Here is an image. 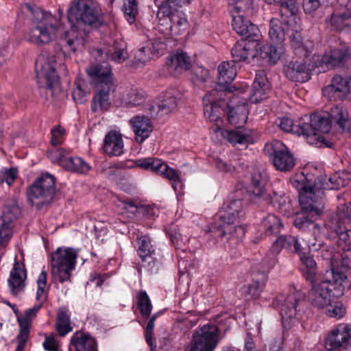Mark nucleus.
<instances>
[{
	"label": "nucleus",
	"instance_id": "nucleus-5",
	"mask_svg": "<svg viewBox=\"0 0 351 351\" xmlns=\"http://www.w3.org/2000/svg\"><path fill=\"white\" fill-rule=\"evenodd\" d=\"M66 58L62 49L50 53L42 51L36 58L35 69L37 82L40 88L47 89L53 96L60 90V81L57 73L58 65H61Z\"/></svg>",
	"mask_w": 351,
	"mask_h": 351
},
{
	"label": "nucleus",
	"instance_id": "nucleus-22",
	"mask_svg": "<svg viewBox=\"0 0 351 351\" xmlns=\"http://www.w3.org/2000/svg\"><path fill=\"white\" fill-rule=\"evenodd\" d=\"M218 82L215 89L230 95L232 93L231 83L235 78L237 71L234 62H223L218 66Z\"/></svg>",
	"mask_w": 351,
	"mask_h": 351
},
{
	"label": "nucleus",
	"instance_id": "nucleus-56",
	"mask_svg": "<svg viewBox=\"0 0 351 351\" xmlns=\"http://www.w3.org/2000/svg\"><path fill=\"white\" fill-rule=\"evenodd\" d=\"M123 11L125 19L130 24L136 21L138 14V5L136 0H125L123 6Z\"/></svg>",
	"mask_w": 351,
	"mask_h": 351
},
{
	"label": "nucleus",
	"instance_id": "nucleus-42",
	"mask_svg": "<svg viewBox=\"0 0 351 351\" xmlns=\"http://www.w3.org/2000/svg\"><path fill=\"white\" fill-rule=\"evenodd\" d=\"M168 70L170 73L180 72L186 71L191 66L190 58L182 51H178L176 54L171 56L167 62Z\"/></svg>",
	"mask_w": 351,
	"mask_h": 351
},
{
	"label": "nucleus",
	"instance_id": "nucleus-43",
	"mask_svg": "<svg viewBox=\"0 0 351 351\" xmlns=\"http://www.w3.org/2000/svg\"><path fill=\"white\" fill-rule=\"evenodd\" d=\"M105 53L108 60L121 63L126 58V44L122 40H116L105 49Z\"/></svg>",
	"mask_w": 351,
	"mask_h": 351
},
{
	"label": "nucleus",
	"instance_id": "nucleus-48",
	"mask_svg": "<svg viewBox=\"0 0 351 351\" xmlns=\"http://www.w3.org/2000/svg\"><path fill=\"white\" fill-rule=\"evenodd\" d=\"M350 52L348 48L345 45L340 48L332 49L330 54V66H342L350 59Z\"/></svg>",
	"mask_w": 351,
	"mask_h": 351
},
{
	"label": "nucleus",
	"instance_id": "nucleus-6",
	"mask_svg": "<svg viewBox=\"0 0 351 351\" xmlns=\"http://www.w3.org/2000/svg\"><path fill=\"white\" fill-rule=\"evenodd\" d=\"M243 215V202L241 199H230L226 202L219 211L216 219L219 220L217 236L225 240L238 237L243 233V228L235 223Z\"/></svg>",
	"mask_w": 351,
	"mask_h": 351
},
{
	"label": "nucleus",
	"instance_id": "nucleus-38",
	"mask_svg": "<svg viewBox=\"0 0 351 351\" xmlns=\"http://www.w3.org/2000/svg\"><path fill=\"white\" fill-rule=\"evenodd\" d=\"M228 11L232 17L250 18L254 14L252 0H230Z\"/></svg>",
	"mask_w": 351,
	"mask_h": 351
},
{
	"label": "nucleus",
	"instance_id": "nucleus-23",
	"mask_svg": "<svg viewBox=\"0 0 351 351\" xmlns=\"http://www.w3.org/2000/svg\"><path fill=\"white\" fill-rule=\"evenodd\" d=\"M237 100V98H233L228 104V119L232 125L241 128L247 123L249 110L245 99Z\"/></svg>",
	"mask_w": 351,
	"mask_h": 351
},
{
	"label": "nucleus",
	"instance_id": "nucleus-17",
	"mask_svg": "<svg viewBox=\"0 0 351 351\" xmlns=\"http://www.w3.org/2000/svg\"><path fill=\"white\" fill-rule=\"evenodd\" d=\"M265 149L269 152L272 163L277 170L288 171L293 168L295 159L285 145L280 141L267 144Z\"/></svg>",
	"mask_w": 351,
	"mask_h": 351
},
{
	"label": "nucleus",
	"instance_id": "nucleus-35",
	"mask_svg": "<svg viewBox=\"0 0 351 351\" xmlns=\"http://www.w3.org/2000/svg\"><path fill=\"white\" fill-rule=\"evenodd\" d=\"M335 126H339L343 132L351 134V119L341 104L330 110V129Z\"/></svg>",
	"mask_w": 351,
	"mask_h": 351
},
{
	"label": "nucleus",
	"instance_id": "nucleus-60",
	"mask_svg": "<svg viewBox=\"0 0 351 351\" xmlns=\"http://www.w3.org/2000/svg\"><path fill=\"white\" fill-rule=\"evenodd\" d=\"M282 237L285 239L282 241L284 248L291 252L297 253L298 255L302 253L304 248L300 247V243L296 237L291 235H282Z\"/></svg>",
	"mask_w": 351,
	"mask_h": 351
},
{
	"label": "nucleus",
	"instance_id": "nucleus-19",
	"mask_svg": "<svg viewBox=\"0 0 351 351\" xmlns=\"http://www.w3.org/2000/svg\"><path fill=\"white\" fill-rule=\"evenodd\" d=\"M287 14L291 19L287 21H282L277 18H272L269 21V36L272 42L276 44H282L285 38L286 34H291V30L295 29V25L299 24L300 19L294 14L291 16L288 12Z\"/></svg>",
	"mask_w": 351,
	"mask_h": 351
},
{
	"label": "nucleus",
	"instance_id": "nucleus-47",
	"mask_svg": "<svg viewBox=\"0 0 351 351\" xmlns=\"http://www.w3.org/2000/svg\"><path fill=\"white\" fill-rule=\"evenodd\" d=\"M345 229V231L339 232L337 230L338 234L337 243L343 252L342 256L343 264L349 265L351 263V230Z\"/></svg>",
	"mask_w": 351,
	"mask_h": 351
},
{
	"label": "nucleus",
	"instance_id": "nucleus-37",
	"mask_svg": "<svg viewBox=\"0 0 351 351\" xmlns=\"http://www.w3.org/2000/svg\"><path fill=\"white\" fill-rule=\"evenodd\" d=\"M280 183H275L271 191H266L260 200L265 201L267 204H271L275 209L282 210L288 202L283 190H280Z\"/></svg>",
	"mask_w": 351,
	"mask_h": 351
},
{
	"label": "nucleus",
	"instance_id": "nucleus-40",
	"mask_svg": "<svg viewBox=\"0 0 351 351\" xmlns=\"http://www.w3.org/2000/svg\"><path fill=\"white\" fill-rule=\"evenodd\" d=\"M137 254L144 263L149 265L154 262L155 249L152 245V241L147 235H142L137 238Z\"/></svg>",
	"mask_w": 351,
	"mask_h": 351
},
{
	"label": "nucleus",
	"instance_id": "nucleus-25",
	"mask_svg": "<svg viewBox=\"0 0 351 351\" xmlns=\"http://www.w3.org/2000/svg\"><path fill=\"white\" fill-rule=\"evenodd\" d=\"M332 268V279H330V295L335 298L341 297L348 287V265Z\"/></svg>",
	"mask_w": 351,
	"mask_h": 351
},
{
	"label": "nucleus",
	"instance_id": "nucleus-27",
	"mask_svg": "<svg viewBox=\"0 0 351 351\" xmlns=\"http://www.w3.org/2000/svg\"><path fill=\"white\" fill-rule=\"evenodd\" d=\"M26 278L27 272L25 265L19 261L15 262L8 280V286L12 294L17 295L24 289Z\"/></svg>",
	"mask_w": 351,
	"mask_h": 351
},
{
	"label": "nucleus",
	"instance_id": "nucleus-58",
	"mask_svg": "<svg viewBox=\"0 0 351 351\" xmlns=\"http://www.w3.org/2000/svg\"><path fill=\"white\" fill-rule=\"evenodd\" d=\"M265 287L264 281H253L248 286L243 287V293L247 300L256 299L259 297Z\"/></svg>",
	"mask_w": 351,
	"mask_h": 351
},
{
	"label": "nucleus",
	"instance_id": "nucleus-10",
	"mask_svg": "<svg viewBox=\"0 0 351 351\" xmlns=\"http://www.w3.org/2000/svg\"><path fill=\"white\" fill-rule=\"evenodd\" d=\"M220 339V329L216 324H200L193 332L186 351H214Z\"/></svg>",
	"mask_w": 351,
	"mask_h": 351
},
{
	"label": "nucleus",
	"instance_id": "nucleus-41",
	"mask_svg": "<svg viewBox=\"0 0 351 351\" xmlns=\"http://www.w3.org/2000/svg\"><path fill=\"white\" fill-rule=\"evenodd\" d=\"M112 86H97V91L94 95L92 104L91 110L96 112L101 110H106L108 109L110 101V92Z\"/></svg>",
	"mask_w": 351,
	"mask_h": 351
},
{
	"label": "nucleus",
	"instance_id": "nucleus-34",
	"mask_svg": "<svg viewBox=\"0 0 351 351\" xmlns=\"http://www.w3.org/2000/svg\"><path fill=\"white\" fill-rule=\"evenodd\" d=\"M269 90V85L264 71H259L256 74L249 99L252 103H257L266 97Z\"/></svg>",
	"mask_w": 351,
	"mask_h": 351
},
{
	"label": "nucleus",
	"instance_id": "nucleus-44",
	"mask_svg": "<svg viewBox=\"0 0 351 351\" xmlns=\"http://www.w3.org/2000/svg\"><path fill=\"white\" fill-rule=\"evenodd\" d=\"M55 325L57 332L61 337L65 336L73 330L71 313L66 308H59Z\"/></svg>",
	"mask_w": 351,
	"mask_h": 351
},
{
	"label": "nucleus",
	"instance_id": "nucleus-7",
	"mask_svg": "<svg viewBox=\"0 0 351 351\" xmlns=\"http://www.w3.org/2000/svg\"><path fill=\"white\" fill-rule=\"evenodd\" d=\"M72 26L78 28L81 25L97 27L103 23L101 9L92 0H74L67 12Z\"/></svg>",
	"mask_w": 351,
	"mask_h": 351
},
{
	"label": "nucleus",
	"instance_id": "nucleus-55",
	"mask_svg": "<svg viewBox=\"0 0 351 351\" xmlns=\"http://www.w3.org/2000/svg\"><path fill=\"white\" fill-rule=\"evenodd\" d=\"M137 306L142 316L149 317L152 310V305L149 298L145 291H141L136 296Z\"/></svg>",
	"mask_w": 351,
	"mask_h": 351
},
{
	"label": "nucleus",
	"instance_id": "nucleus-46",
	"mask_svg": "<svg viewBox=\"0 0 351 351\" xmlns=\"http://www.w3.org/2000/svg\"><path fill=\"white\" fill-rule=\"evenodd\" d=\"M267 183V177L260 171H256L252 174L251 183L249 185V192L252 193L254 198L260 199L263 196Z\"/></svg>",
	"mask_w": 351,
	"mask_h": 351
},
{
	"label": "nucleus",
	"instance_id": "nucleus-63",
	"mask_svg": "<svg viewBox=\"0 0 351 351\" xmlns=\"http://www.w3.org/2000/svg\"><path fill=\"white\" fill-rule=\"evenodd\" d=\"M162 160L154 158H145L138 159L136 161V165L145 169L150 170L157 173L158 168L161 164Z\"/></svg>",
	"mask_w": 351,
	"mask_h": 351
},
{
	"label": "nucleus",
	"instance_id": "nucleus-8",
	"mask_svg": "<svg viewBox=\"0 0 351 351\" xmlns=\"http://www.w3.org/2000/svg\"><path fill=\"white\" fill-rule=\"evenodd\" d=\"M79 249L59 247L51 255V276L54 281L71 282L75 270Z\"/></svg>",
	"mask_w": 351,
	"mask_h": 351
},
{
	"label": "nucleus",
	"instance_id": "nucleus-50",
	"mask_svg": "<svg viewBox=\"0 0 351 351\" xmlns=\"http://www.w3.org/2000/svg\"><path fill=\"white\" fill-rule=\"evenodd\" d=\"M261 227L267 234H276L280 232L282 224L280 219L274 214H268L261 221Z\"/></svg>",
	"mask_w": 351,
	"mask_h": 351
},
{
	"label": "nucleus",
	"instance_id": "nucleus-20",
	"mask_svg": "<svg viewBox=\"0 0 351 351\" xmlns=\"http://www.w3.org/2000/svg\"><path fill=\"white\" fill-rule=\"evenodd\" d=\"M179 93L176 89H170L160 94L154 101V105L147 104L145 107L151 113L167 114L172 112L177 107L178 97Z\"/></svg>",
	"mask_w": 351,
	"mask_h": 351
},
{
	"label": "nucleus",
	"instance_id": "nucleus-2",
	"mask_svg": "<svg viewBox=\"0 0 351 351\" xmlns=\"http://www.w3.org/2000/svg\"><path fill=\"white\" fill-rule=\"evenodd\" d=\"M276 124L284 132L303 136L307 143L317 147H329V112H315L293 123V119L283 117L276 120Z\"/></svg>",
	"mask_w": 351,
	"mask_h": 351
},
{
	"label": "nucleus",
	"instance_id": "nucleus-51",
	"mask_svg": "<svg viewBox=\"0 0 351 351\" xmlns=\"http://www.w3.org/2000/svg\"><path fill=\"white\" fill-rule=\"evenodd\" d=\"M157 173L164 176L171 182V185L175 191H177L178 185L180 184V173L177 170L170 167L162 161L157 171Z\"/></svg>",
	"mask_w": 351,
	"mask_h": 351
},
{
	"label": "nucleus",
	"instance_id": "nucleus-1",
	"mask_svg": "<svg viewBox=\"0 0 351 351\" xmlns=\"http://www.w3.org/2000/svg\"><path fill=\"white\" fill-rule=\"evenodd\" d=\"M306 171L294 174L290 182L298 191L302 209L319 214L323 208L322 200L326 197L327 176L322 168L306 169Z\"/></svg>",
	"mask_w": 351,
	"mask_h": 351
},
{
	"label": "nucleus",
	"instance_id": "nucleus-29",
	"mask_svg": "<svg viewBox=\"0 0 351 351\" xmlns=\"http://www.w3.org/2000/svg\"><path fill=\"white\" fill-rule=\"evenodd\" d=\"M221 136L231 143L233 146L247 147L250 143H253L252 131L249 130H221L217 134Z\"/></svg>",
	"mask_w": 351,
	"mask_h": 351
},
{
	"label": "nucleus",
	"instance_id": "nucleus-62",
	"mask_svg": "<svg viewBox=\"0 0 351 351\" xmlns=\"http://www.w3.org/2000/svg\"><path fill=\"white\" fill-rule=\"evenodd\" d=\"M18 169L16 168H3L0 170V185L5 182L10 186L18 176Z\"/></svg>",
	"mask_w": 351,
	"mask_h": 351
},
{
	"label": "nucleus",
	"instance_id": "nucleus-18",
	"mask_svg": "<svg viewBox=\"0 0 351 351\" xmlns=\"http://www.w3.org/2000/svg\"><path fill=\"white\" fill-rule=\"evenodd\" d=\"M48 157L53 163L65 169L66 171L81 174L87 173L90 169V165L82 158L72 156L64 149H57L48 153Z\"/></svg>",
	"mask_w": 351,
	"mask_h": 351
},
{
	"label": "nucleus",
	"instance_id": "nucleus-26",
	"mask_svg": "<svg viewBox=\"0 0 351 351\" xmlns=\"http://www.w3.org/2000/svg\"><path fill=\"white\" fill-rule=\"evenodd\" d=\"M246 17H232V26L233 29L244 40L258 41L259 39V29Z\"/></svg>",
	"mask_w": 351,
	"mask_h": 351
},
{
	"label": "nucleus",
	"instance_id": "nucleus-36",
	"mask_svg": "<svg viewBox=\"0 0 351 351\" xmlns=\"http://www.w3.org/2000/svg\"><path fill=\"white\" fill-rule=\"evenodd\" d=\"M61 42L66 51L74 53L77 51H82L85 45V40L82 34L73 27L64 32Z\"/></svg>",
	"mask_w": 351,
	"mask_h": 351
},
{
	"label": "nucleus",
	"instance_id": "nucleus-39",
	"mask_svg": "<svg viewBox=\"0 0 351 351\" xmlns=\"http://www.w3.org/2000/svg\"><path fill=\"white\" fill-rule=\"evenodd\" d=\"M351 77L335 75L330 84V92L339 99L346 98L350 92Z\"/></svg>",
	"mask_w": 351,
	"mask_h": 351
},
{
	"label": "nucleus",
	"instance_id": "nucleus-49",
	"mask_svg": "<svg viewBox=\"0 0 351 351\" xmlns=\"http://www.w3.org/2000/svg\"><path fill=\"white\" fill-rule=\"evenodd\" d=\"M147 94L143 90L132 89L122 99L123 105L129 107H136L145 103Z\"/></svg>",
	"mask_w": 351,
	"mask_h": 351
},
{
	"label": "nucleus",
	"instance_id": "nucleus-3",
	"mask_svg": "<svg viewBox=\"0 0 351 351\" xmlns=\"http://www.w3.org/2000/svg\"><path fill=\"white\" fill-rule=\"evenodd\" d=\"M191 1L165 0L158 6V23L153 29L167 45L171 40V34L178 35L188 29L189 23L186 14L178 8L189 5Z\"/></svg>",
	"mask_w": 351,
	"mask_h": 351
},
{
	"label": "nucleus",
	"instance_id": "nucleus-4",
	"mask_svg": "<svg viewBox=\"0 0 351 351\" xmlns=\"http://www.w3.org/2000/svg\"><path fill=\"white\" fill-rule=\"evenodd\" d=\"M26 8L32 14L30 27L25 34L27 40L38 46L55 40L60 32L56 17L40 8H32L29 4L26 5Z\"/></svg>",
	"mask_w": 351,
	"mask_h": 351
},
{
	"label": "nucleus",
	"instance_id": "nucleus-52",
	"mask_svg": "<svg viewBox=\"0 0 351 351\" xmlns=\"http://www.w3.org/2000/svg\"><path fill=\"white\" fill-rule=\"evenodd\" d=\"M345 194H337L336 199L339 202L337 207V216L339 220L351 221V203L347 204L345 200Z\"/></svg>",
	"mask_w": 351,
	"mask_h": 351
},
{
	"label": "nucleus",
	"instance_id": "nucleus-24",
	"mask_svg": "<svg viewBox=\"0 0 351 351\" xmlns=\"http://www.w3.org/2000/svg\"><path fill=\"white\" fill-rule=\"evenodd\" d=\"M129 124L134 134V139L138 144L148 138L154 129L151 119L144 115L133 117L130 119Z\"/></svg>",
	"mask_w": 351,
	"mask_h": 351
},
{
	"label": "nucleus",
	"instance_id": "nucleus-64",
	"mask_svg": "<svg viewBox=\"0 0 351 351\" xmlns=\"http://www.w3.org/2000/svg\"><path fill=\"white\" fill-rule=\"evenodd\" d=\"M43 346L46 351H61L57 337L53 333L45 335Z\"/></svg>",
	"mask_w": 351,
	"mask_h": 351
},
{
	"label": "nucleus",
	"instance_id": "nucleus-15",
	"mask_svg": "<svg viewBox=\"0 0 351 351\" xmlns=\"http://www.w3.org/2000/svg\"><path fill=\"white\" fill-rule=\"evenodd\" d=\"M304 302V295L301 291L293 290L289 293L280 311L284 328H291L298 321Z\"/></svg>",
	"mask_w": 351,
	"mask_h": 351
},
{
	"label": "nucleus",
	"instance_id": "nucleus-13",
	"mask_svg": "<svg viewBox=\"0 0 351 351\" xmlns=\"http://www.w3.org/2000/svg\"><path fill=\"white\" fill-rule=\"evenodd\" d=\"M55 193V178L48 173L41 174L27 191L29 200L37 208L50 203Z\"/></svg>",
	"mask_w": 351,
	"mask_h": 351
},
{
	"label": "nucleus",
	"instance_id": "nucleus-33",
	"mask_svg": "<svg viewBox=\"0 0 351 351\" xmlns=\"http://www.w3.org/2000/svg\"><path fill=\"white\" fill-rule=\"evenodd\" d=\"M86 72L97 84V86H112L111 68L108 64L92 65L86 69Z\"/></svg>",
	"mask_w": 351,
	"mask_h": 351
},
{
	"label": "nucleus",
	"instance_id": "nucleus-21",
	"mask_svg": "<svg viewBox=\"0 0 351 351\" xmlns=\"http://www.w3.org/2000/svg\"><path fill=\"white\" fill-rule=\"evenodd\" d=\"M301 30L300 24H296L290 34V45L295 56L306 58L313 49V43L312 40L302 37Z\"/></svg>",
	"mask_w": 351,
	"mask_h": 351
},
{
	"label": "nucleus",
	"instance_id": "nucleus-61",
	"mask_svg": "<svg viewBox=\"0 0 351 351\" xmlns=\"http://www.w3.org/2000/svg\"><path fill=\"white\" fill-rule=\"evenodd\" d=\"M285 239L282 237V236L278 237L276 240L272 243L269 254L271 257H269V268L273 267L276 262V256L280 252V251L284 248V245L282 243Z\"/></svg>",
	"mask_w": 351,
	"mask_h": 351
},
{
	"label": "nucleus",
	"instance_id": "nucleus-45",
	"mask_svg": "<svg viewBox=\"0 0 351 351\" xmlns=\"http://www.w3.org/2000/svg\"><path fill=\"white\" fill-rule=\"evenodd\" d=\"M284 51L285 49L282 44H266L260 47V56L267 62L274 64L280 60Z\"/></svg>",
	"mask_w": 351,
	"mask_h": 351
},
{
	"label": "nucleus",
	"instance_id": "nucleus-14",
	"mask_svg": "<svg viewBox=\"0 0 351 351\" xmlns=\"http://www.w3.org/2000/svg\"><path fill=\"white\" fill-rule=\"evenodd\" d=\"M47 271L45 270H43L38 275L36 280V300L39 302V304L25 310L23 314H21V315L18 317L20 330L29 332L32 324L36 319L37 314L42 306V304L47 299Z\"/></svg>",
	"mask_w": 351,
	"mask_h": 351
},
{
	"label": "nucleus",
	"instance_id": "nucleus-12",
	"mask_svg": "<svg viewBox=\"0 0 351 351\" xmlns=\"http://www.w3.org/2000/svg\"><path fill=\"white\" fill-rule=\"evenodd\" d=\"M223 95L226 94L218 89H213L207 93L202 99L204 117L213 123L212 130L215 133L223 126L224 106L226 104Z\"/></svg>",
	"mask_w": 351,
	"mask_h": 351
},
{
	"label": "nucleus",
	"instance_id": "nucleus-9",
	"mask_svg": "<svg viewBox=\"0 0 351 351\" xmlns=\"http://www.w3.org/2000/svg\"><path fill=\"white\" fill-rule=\"evenodd\" d=\"M298 256L304 266L303 275L305 279L313 285L311 293L313 304L318 308H323L329 302V281H323L317 286H314L316 274L315 260L309 255L308 249H304Z\"/></svg>",
	"mask_w": 351,
	"mask_h": 351
},
{
	"label": "nucleus",
	"instance_id": "nucleus-11",
	"mask_svg": "<svg viewBox=\"0 0 351 351\" xmlns=\"http://www.w3.org/2000/svg\"><path fill=\"white\" fill-rule=\"evenodd\" d=\"M313 64L311 67L307 66L305 62L299 61H291L283 69L286 77L294 82L301 83L306 82L311 79V71L312 69H317L318 73L325 72L328 69L329 58L325 55H314Z\"/></svg>",
	"mask_w": 351,
	"mask_h": 351
},
{
	"label": "nucleus",
	"instance_id": "nucleus-32",
	"mask_svg": "<svg viewBox=\"0 0 351 351\" xmlns=\"http://www.w3.org/2000/svg\"><path fill=\"white\" fill-rule=\"evenodd\" d=\"M104 152L110 156H119L124 152V143L121 133L109 132L105 136L103 145Z\"/></svg>",
	"mask_w": 351,
	"mask_h": 351
},
{
	"label": "nucleus",
	"instance_id": "nucleus-30",
	"mask_svg": "<svg viewBox=\"0 0 351 351\" xmlns=\"http://www.w3.org/2000/svg\"><path fill=\"white\" fill-rule=\"evenodd\" d=\"M69 351H97V341L89 334L77 331L71 337Z\"/></svg>",
	"mask_w": 351,
	"mask_h": 351
},
{
	"label": "nucleus",
	"instance_id": "nucleus-53",
	"mask_svg": "<svg viewBox=\"0 0 351 351\" xmlns=\"http://www.w3.org/2000/svg\"><path fill=\"white\" fill-rule=\"evenodd\" d=\"M347 12L334 18V25L337 28L351 29V0H347Z\"/></svg>",
	"mask_w": 351,
	"mask_h": 351
},
{
	"label": "nucleus",
	"instance_id": "nucleus-57",
	"mask_svg": "<svg viewBox=\"0 0 351 351\" xmlns=\"http://www.w3.org/2000/svg\"><path fill=\"white\" fill-rule=\"evenodd\" d=\"M170 239L177 250L185 252L190 250L189 245L190 239L186 236H183L179 232L170 233Z\"/></svg>",
	"mask_w": 351,
	"mask_h": 351
},
{
	"label": "nucleus",
	"instance_id": "nucleus-59",
	"mask_svg": "<svg viewBox=\"0 0 351 351\" xmlns=\"http://www.w3.org/2000/svg\"><path fill=\"white\" fill-rule=\"evenodd\" d=\"M158 314H154L148 321L145 327V337L146 342L149 346L151 351H154L156 348V343L153 338L154 328L155 320L157 318Z\"/></svg>",
	"mask_w": 351,
	"mask_h": 351
},
{
	"label": "nucleus",
	"instance_id": "nucleus-16",
	"mask_svg": "<svg viewBox=\"0 0 351 351\" xmlns=\"http://www.w3.org/2000/svg\"><path fill=\"white\" fill-rule=\"evenodd\" d=\"M153 29L147 36L144 45L136 51L134 60L136 64H145L152 59L162 55L167 49V45Z\"/></svg>",
	"mask_w": 351,
	"mask_h": 351
},
{
	"label": "nucleus",
	"instance_id": "nucleus-31",
	"mask_svg": "<svg viewBox=\"0 0 351 351\" xmlns=\"http://www.w3.org/2000/svg\"><path fill=\"white\" fill-rule=\"evenodd\" d=\"M258 43L253 40H242L237 43L231 50L234 62H244L256 54Z\"/></svg>",
	"mask_w": 351,
	"mask_h": 351
},
{
	"label": "nucleus",
	"instance_id": "nucleus-54",
	"mask_svg": "<svg viewBox=\"0 0 351 351\" xmlns=\"http://www.w3.org/2000/svg\"><path fill=\"white\" fill-rule=\"evenodd\" d=\"M351 180L346 171H337L330 176V189L337 190L348 185Z\"/></svg>",
	"mask_w": 351,
	"mask_h": 351
},
{
	"label": "nucleus",
	"instance_id": "nucleus-28",
	"mask_svg": "<svg viewBox=\"0 0 351 351\" xmlns=\"http://www.w3.org/2000/svg\"><path fill=\"white\" fill-rule=\"evenodd\" d=\"M350 340L351 324H339L330 332V351L346 348Z\"/></svg>",
	"mask_w": 351,
	"mask_h": 351
}]
</instances>
